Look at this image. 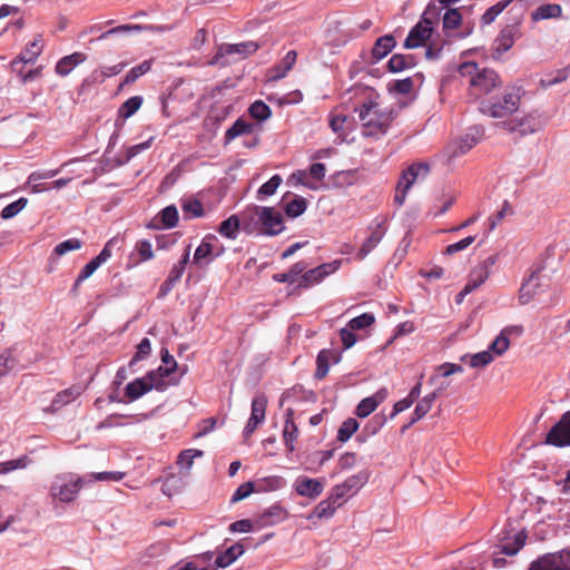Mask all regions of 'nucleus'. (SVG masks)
<instances>
[{
  "mask_svg": "<svg viewBox=\"0 0 570 570\" xmlns=\"http://www.w3.org/2000/svg\"><path fill=\"white\" fill-rule=\"evenodd\" d=\"M331 181L335 188H346L356 181V170H340L332 177Z\"/></svg>",
  "mask_w": 570,
  "mask_h": 570,
  "instance_id": "nucleus-38",
  "label": "nucleus"
},
{
  "mask_svg": "<svg viewBox=\"0 0 570 570\" xmlns=\"http://www.w3.org/2000/svg\"><path fill=\"white\" fill-rule=\"evenodd\" d=\"M255 484L256 492L275 491L283 485V479L281 476L273 475L259 479L255 482Z\"/></svg>",
  "mask_w": 570,
  "mask_h": 570,
  "instance_id": "nucleus-48",
  "label": "nucleus"
},
{
  "mask_svg": "<svg viewBox=\"0 0 570 570\" xmlns=\"http://www.w3.org/2000/svg\"><path fill=\"white\" fill-rule=\"evenodd\" d=\"M342 265V259H335L330 263L321 264L315 268L309 271H304L298 287L299 288H308L314 284L321 283L325 277L335 273Z\"/></svg>",
  "mask_w": 570,
  "mask_h": 570,
  "instance_id": "nucleus-9",
  "label": "nucleus"
},
{
  "mask_svg": "<svg viewBox=\"0 0 570 570\" xmlns=\"http://www.w3.org/2000/svg\"><path fill=\"white\" fill-rule=\"evenodd\" d=\"M28 463L29 459L27 456H21L19 459L0 462V474H6L17 469H24L28 465Z\"/></svg>",
  "mask_w": 570,
  "mask_h": 570,
  "instance_id": "nucleus-59",
  "label": "nucleus"
},
{
  "mask_svg": "<svg viewBox=\"0 0 570 570\" xmlns=\"http://www.w3.org/2000/svg\"><path fill=\"white\" fill-rule=\"evenodd\" d=\"M396 41L393 36L385 35L380 37L372 49V55L375 58V60H381L384 57H386L395 47Z\"/></svg>",
  "mask_w": 570,
  "mask_h": 570,
  "instance_id": "nucleus-30",
  "label": "nucleus"
},
{
  "mask_svg": "<svg viewBox=\"0 0 570 570\" xmlns=\"http://www.w3.org/2000/svg\"><path fill=\"white\" fill-rule=\"evenodd\" d=\"M259 46L255 41H246L240 43H223L218 47L216 55L213 57L210 63H217L220 58L229 55H239L242 58H246L249 55L255 53Z\"/></svg>",
  "mask_w": 570,
  "mask_h": 570,
  "instance_id": "nucleus-12",
  "label": "nucleus"
},
{
  "mask_svg": "<svg viewBox=\"0 0 570 570\" xmlns=\"http://www.w3.org/2000/svg\"><path fill=\"white\" fill-rule=\"evenodd\" d=\"M386 390L381 389L374 395L363 399L356 406L355 414L361 417H367L385 400Z\"/></svg>",
  "mask_w": 570,
  "mask_h": 570,
  "instance_id": "nucleus-18",
  "label": "nucleus"
},
{
  "mask_svg": "<svg viewBox=\"0 0 570 570\" xmlns=\"http://www.w3.org/2000/svg\"><path fill=\"white\" fill-rule=\"evenodd\" d=\"M141 30L140 24H121L115 28H111L105 32H102L99 39H106L114 35H129V33H139Z\"/></svg>",
  "mask_w": 570,
  "mask_h": 570,
  "instance_id": "nucleus-52",
  "label": "nucleus"
},
{
  "mask_svg": "<svg viewBox=\"0 0 570 570\" xmlns=\"http://www.w3.org/2000/svg\"><path fill=\"white\" fill-rule=\"evenodd\" d=\"M348 122V117L346 115H343V114H337V112H334L331 115V119H330V126L332 128V130L336 134H338L340 136H342L344 134V127H345V124Z\"/></svg>",
  "mask_w": 570,
  "mask_h": 570,
  "instance_id": "nucleus-64",
  "label": "nucleus"
},
{
  "mask_svg": "<svg viewBox=\"0 0 570 570\" xmlns=\"http://www.w3.org/2000/svg\"><path fill=\"white\" fill-rule=\"evenodd\" d=\"M285 518V511L279 505H273L259 514L254 523L257 528H266L281 522Z\"/></svg>",
  "mask_w": 570,
  "mask_h": 570,
  "instance_id": "nucleus-23",
  "label": "nucleus"
},
{
  "mask_svg": "<svg viewBox=\"0 0 570 570\" xmlns=\"http://www.w3.org/2000/svg\"><path fill=\"white\" fill-rule=\"evenodd\" d=\"M510 346V341L504 336V334L500 333L497 338L490 344L489 351L497 355H502Z\"/></svg>",
  "mask_w": 570,
  "mask_h": 570,
  "instance_id": "nucleus-63",
  "label": "nucleus"
},
{
  "mask_svg": "<svg viewBox=\"0 0 570 570\" xmlns=\"http://www.w3.org/2000/svg\"><path fill=\"white\" fill-rule=\"evenodd\" d=\"M546 443L557 448L570 446V410L548 432Z\"/></svg>",
  "mask_w": 570,
  "mask_h": 570,
  "instance_id": "nucleus-10",
  "label": "nucleus"
},
{
  "mask_svg": "<svg viewBox=\"0 0 570 570\" xmlns=\"http://www.w3.org/2000/svg\"><path fill=\"white\" fill-rule=\"evenodd\" d=\"M281 183L282 177L279 175H274L269 180L259 187L257 191L258 197H268L274 195Z\"/></svg>",
  "mask_w": 570,
  "mask_h": 570,
  "instance_id": "nucleus-55",
  "label": "nucleus"
},
{
  "mask_svg": "<svg viewBox=\"0 0 570 570\" xmlns=\"http://www.w3.org/2000/svg\"><path fill=\"white\" fill-rule=\"evenodd\" d=\"M441 389H439L438 391H434L428 395H425L422 400H420L414 409V413H413V417L412 420L409 422V424H406L403 430H406L409 426L413 425L415 422H417L419 420H421L422 417H424L429 411L432 409V405L434 403V401L436 400L438 397V393Z\"/></svg>",
  "mask_w": 570,
  "mask_h": 570,
  "instance_id": "nucleus-25",
  "label": "nucleus"
},
{
  "mask_svg": "<svg viewBox=\"0 0 570 570\" xmlns=\"http://www.w3.org/2000/svg\"><path fill=\"white\" fill-rule=\"evenodd\" d=\"M528 570H556L551 553H546L542 557L533 560L530 563Z\"/></svg>",
  "mask_w": 570,
  "mask_h": 570,
  "instance_id": "nucleus-62",
  "label": "nucleus"
},
{
  "mask_svg": "<svg viewBox=\"0 0 570 570\" xmlns=\"http://www.w3.org/2000/svg\"><path fill=\"white\" fill-rule=\"evenodd\" d=\"M289 180L293 181L294 184L296 185H302V186H305L307 187L308 189H317L318 186L316 184H314L309 178H308V174L306 170H295L291 177H289Z\"/></svg>",
  "mask_w": 570,
  "mask_h": 570,
  "instance_id": "nucleus-61",
  "label": "nucleus"
},
{
  "mask_svg": "<svg viewBox=\"0 0 570 570\" xmlns=\"http://www.w3.org/2000/svg\"><path fill=\"white\" fill-rule=\"evenodd\" d=\"M181 210L186 219L198 218L204 216V207L198 199H187L181 204Z\"/></svg>",
  "mask_w": 570,
  "mask_h": 570,
  "instance_id": "nucleus-42",
  "label": "nucleus"
},
{
  "mask_svg": "<svg viewBox=\"0 0 570 570\" xmlns=\"http://www.w3.org/2000/svg\"><path fill=\"white\" fill-rule=\"evenodd\" d=\"M414 66L415 59L412 55L395 53L387 62V68L391 72H400Z\"/></svg>",
  "mask_w": 570,
  "mask_h": 570,
  "instance_id": "nucleus-32",
  "label": "nucleus"
},
{
  "mask_svg": "<svg viewBox=\"0 0 570 570\" xmlns=\"http://www.w3.org/2000/svg\"><path fill=\"white\" fill-rule=\"evenodd\" d=\"M439 14L440 9L434 3H429L422 16V20L410 30L404 41V48L414 49L425 46L433 32V19L438 18Z\"/></svg>",
  "mask_w": 570,
  "mask_h": 570,
  "instance_id": "nucleus-5",
  "label": "nucleus"
},
{
  "mask_svg": "<svg viewBox=\"0 0 570 570\" xmlns=\"http://www.w3.org/2000/svg\"><path fill=\"white\" fill-rule=\"evenodd\" d=\"M209 238L215 237L210 235L205 237L194 253L193 264L200 268L208 266L216 257L220 255V252H214V246L208 240Z\"/></svg>",
  "mask_w": 570,
  "mask_h": 570,
  "instance_id": "nucleus-14",
  "label": "nucleus"
},
{
  "mask_svg": "<svg viewBox=\"0 0 570 570\" xmlns=\"http://www.w3.org/2000/svg\"><path fill=\"white\" fill-rule=\"evenodd\" d=\"M562 14V8L557 3H546L539 6L534 11L531 12V20L538 22L546 19L560 18Z\"/></svg>",
  "mask_w": 570,
  "mask_h": 570,
  "instance_id": "nucleus-29",
  "label": "nucleus"
},
{
  "mask_svg": "<svg viewBox=\"0 0 570 570\" xmlns=\"http://www.w3.org/2000/svg\"><path fill=\"white\" fill-rule=\"evenodd\" d=\"M86 60V55L82 52H73L69 56L61 58L56 65V72L59 76L69 75L75 67Z\"/></svg>",
  "mask_w": 570,
  "mask_h": 570,
  "instance_id": "nucleus-27",
  "label": "nucleus"
},
{
  "mask_svg": "<svg viewBox=\"0 0 570 570\" xmlns=\"http://www.w3.org/2000/svg\"><path fill=\"white\" fill-rule=\"evenodd\" d=\"M42 51L40 39L31 41L26 49L12 61V68L17 70L19 63H32Z\"/></svg>",
  "mask_w": 570,
  "mask_h": 570,
  "instance_id": "nucleus-26",
  "label": "nucleus"
},
{
  "mask_svg": "<svg viewBox=\"0 0 570 570\" xmlns=\"http://www.w3.org/2000/svg\"><path fill=\"white\" fill-rule=\"evenodd\" d=\"M83 484L85 478L72 473L57 474L49 487V495L55 503H72Z\"/></svg>",
  "mask_w": 570,
  "mask_h": 570,
  "instance_id": "nucleus-4",
  "label": "nucleus"
},
{
  "mask_svg": "<svg viewBox=\"0 0 570 570\" xmlns=\"http://www.w3.org/2000/svg\"><path fill=\"white\" fill-rule=\"evenodd\" d=\"M462 23V14L459 9H449L443 16V30L448 36L456 30Z\"/></svg>",
  "mask_w": 570,
  "mask_h": 570,
  "instance_id": "nucleus-39",
  "label": "nucleus"
},
{
  "mask_svg": "<svg viewBox=\"0 0 570 570\" xmlns=\"http://www.w3.org/2000/svg\"><path fill=\"white\" fill-rule=\"evenodd\" d=\"M360 424L356 419L348 417L340 426L337 431V440L340 442H346L357 431Z\"/></svg>",
  "mask_w": 570,
  "mask_h": 570,
  "instance_id": "nucleus-43",
  "label": "nucleus"
},
{
  "mask_svg": "<svg viewBox=\"0 0 570 570\" xmlns=\"http://www.w3.org/2000/svg\"><path fill=\"white\" fill-rule=\"evenodd\" d=\"M285 425L283 430L284 443L289 452L295 450V441L298 436V429L294 422V410L288 407L285 414Z\"/></svg>",
  "mask_w": 570,
  "mask_h": 570,
  "instance_id": "nucleus-22",
  "label": "nucleus"
},
{
  "mask_svg": "<svg viewBox=\"0 0 570 570\" xmlns=\"http://www.w3.org/2000/svg\"><path fill=\"white\" fill-rule=\"evenodd\" d=\"M541 287L540 283V271H534L530 276L521 284L519 289V302L522 305L530 303L534 296L539 293Z\"/></svg>",
  "mask_w": 570,
  "mask_h": 570,
  "instance_id": "nucleus-15",
  "label": "nucleus"
},
{
  "mask_svg": "<svg viewBox=\"0 0 570 570\" xmlns=\"http://www.w3.org/2000/svg\"><path fill=\"white\" fill-rule=\"evenodd\" d=\"M375 322V317L370 313H363L348 322V327L353 331L363 330L371 326Z\"/></svg>",
  "mask_w": 570,
  "mask_h": 570,
  "instance_id": "nucleus-57",
  "label": "nucleus"
},
{
  "mask_svg": "<svg viewBox=\"0 0 570 570\" xmlns=\"http://www.w3.org/2000/svg\"><path fill=\"white\" fill-rule=\"evenodd\" d=\"M253 492H256L255 482H253V481L245 482L236 489V491L232 495V502L235 503V502L242 501V500L246 499L247 497H249Z\"/></svg>",
  "mask_w": 570,
  "mask_h": 570,
  "instance_id": "nucleus-58",
  "label": "nucleus"
},
{
  "mask_svg": "<svg viewBox=\"0 0 570 570\" xmlns=\"http://www.w3.org/2000/svg\"><path fill=\"white\" fill-rule=\"evenodd\" d=\"M520 89L512 88L497 101L484 100L481 102L480 111L491 118H505L514 114L520 106Z\"/></svg>",
  "mask_w": 570,
  "mask_h": 570,
  "instance_id": "nucleus-6",
  "label": "nucleus"
},
{
  "mask_svg": "<svg viewBox=\"0 0 570 570\" xmlns=\"http://www.w3.org/2000/svg\"><path fill=\"white\" fill-rule=\"evenodd\" d=\"M525 540H527V533L524 530H522L514 535L513 543L502 544L501 552L507 556H514L525 544Z\"/></svg>",
  "mask_w": 570,
  "mask_h": 570,
  "instance_id": "nucleus-47",
  "label": "nucleus"
},
{
  "mask_svg": "<svg viewBox=\"0 0 570 570\" xmlns=\"http://www.w3.org/2000/svg\"><path fill=\"white\" fill-rule=\"evenodd\" d=\"M520 36V23L514 22L504 26L492 43V58L500 59L501 56L510 50L515 39Z\"/></svg>",
  "mask_w": 570,
  "mask_h": 570,
  "instance_id": "nucleus-8",
  "label": "nucleus"
},
{
  "mask_svg": "<svg viewBox=\"0 0 570 570\" xmlns=\"http://www.w3.org/2000/svg\"><path fill=\"white\" fill-rule=\"evenodd\" d=\"M295 490L302 497L315 499L323 492L324 485L317 479L302 476L296 480Z\"/></svg>",
  "mask_w": 570,
  "mask_h": 570,
  "instance_id": "nucleus-17",
  "label": "nucleus"
},
{
  "mask_svg": "<svg viewBox=\"0 0 570 570\" xmlns=\"http://www.w3.org/2000/svg\"><path fill=\"white\" fill-rule=\"evenodd\" d=\"M541 128V121L534 116H527L522 118L514 127L510 130L519 134L520 137H524L528 134H533Z\"/></svg>",
  "mask_w": 570,
  "mask_h": 570,
  "instance_id": "nucleus-31",
  "label": "nucleus"
},
{
  "mask_svg": "<svg viewBox=\"0 0 570 570\" xmlns=\"http://www.w3.org/2000/svg\"><path fill=\"white\" fill-rule=\"evenodd\" d=\"M189 252H190V246L187 247V249L184 253V255L180 258V261L177 264H175L173 266V268L170 269L169 275H168L167 278H169L174 283H177L181 278V276H183V274H184V272L186 269V266H187V264L189 262Z\"/></svg>",
  "mask_w": 570,
  "mask_h": 570,
  "instance_id": "nucleus-49",
  "label": "nucleus"
},
{
  "mask_svg": "<svg viewBox=\"0 0 570 570\" xmlns=\"http://www.w3.org/2000/svg\"><path fill=\"white\" fill-rule=\"evenodd\" d=\"M297 59V53L295 50H289L286 56L283 58L281 63L275 68L276 75L273 77L274 79H281L286 76V73L294 67Z\"/></svg>",
  "mask_w": 570,
  "mask_h": 570,
  "instance_id": "nucleus-44",
  "label": "nucleus"
},
{
  "mask_svg": "<svg viewBox=\"0 0 570 570\" xmlns=\"http://www.w3.org/2000/svg\"><path fill=\"white\" fill-rule=\"evenodd\" d=\"M244 553V548L240 543H235L229 547L225 552L219 553L215 563L220 568H226L232 564L236 559Z\"/></svg>",
  "mask_w": 570,
  "mask_h": 570,
  "instance_id": "nucleus-35",
  "label": "nucleus"
},
{
  "mask_svg": "<svg viewBox=\"0 0 570 570\" xmlns=\"http://www.w3.org/2000/svg\"><path fill=\"white\" fill-rule=\"evenodd\" d=\"M307 268L305 262H297L286 273H278L273 275V279L277 283H294L298 276H302L303 272Z\"/></svg>",
  "mask_w": 570,
  "mask_h": 570,
  "instance_id": "nucleus-34",
  "label": "nucleus"
},
{
  "mask_svg": "<svg viewBox=\"0 0 570 570\" xmlns=\"http://www.w3.org/2000/svg\"><path fill=\"white\" fill-rule=\"evenodd\" d=\"M491 272L485 271V268H481L479 265L475 266L469 274V279L460 292V296H466L476 288H479L490 276Z\"/></svg>",
  "mask_w": 570,
  "mask_h": 570,
  "instance_id": "nucleus-24",
  "label": "nucleus"
},
{
  "mask_svg": "<svg viewBox=\"0 0 570 570\" xmlns=\"http://www.w3.org/2000/svg\"><path fill=\"white\" fill-rule=\"evenodd\" d=\"M513 0H502L491 6L485 10V12L481 16L480 22L482 26H489L493 23L497 17L507 9Z\"/></svg>",
  "mask_w": 570,
  "mask_h": 570,
  "instance_id": "nucleus-37",
  "label": "nucleus"
},
{
  "mask_svg": "<svg viewBox=\"0 0 570 570\" xmlns=\"http://www.w3.org/2000/svg\"><path fill=\"white\" fill-rule=\"evenodd\" d=\"M370 473L366 470L347 478L343 483L335 485L333 490L334 499H344L346 495L355 494L364 484L367 483Z\"/></svg>",
  "mask_w": 570,
  "mask_h": 570,
  "instance_id": "nucleus-11",
  "label": "nucleus"
},
{
  "mask_svg": "<svg viewBox=\"0 0 570 570\" xmlns=\"http://www.w3.org/2000/svg\"><path fill=\"white\" fill-rule=\"evenodd\" d=\"M80 394H81L80 387L73 386L70 389H66L56 394L51 404L45 409V412L56 413L57 411L62 409L65 405L75 401Z\"/></svg>",
  "mask_w": 570,
  "mask_h": 570,
  "instance_id": "nucleus-19",
  "label": "nucleus"
},
{
  "mask_svg": "<svg viewBox=\"0 0 570 570\" xmlns=\"http://www.w3.org/2000/svg\"><path fill=\"white\" fill-rule=\"evenodd\" d=\"M161 365L145 375V394L150 390L164 391L167 387L165 377L169 376L177 368V362L165 347L160 351Z\"/></svg>",
  "mask_w": 570,
  "mask_h": 570,
  "instance_id": "nucleus-7",
  "label": "nucleus"
},
{
  "mask_svg": "<svg viewBox=\"0 0 570 570\" xmlns=\"http://www.w3.org/2000/svg\"><path fill=\"white\" fill-rule=\"evenodd\" d=\"M556 570H570V550L551 553Z\"/></svg>",
  "mask_w": 570,
  "mask_h": 570,
  "instance_id": "nucleus-60",
  "label": "nucleus"
},
{
  "mask_svg": "<svg viewBox=\"0 0 570 570\" xmlns=\"http://www.w3.org/2000/svg\"><path fill=\"white\" fill-rule=\"evenodd\" d=\"M28 199L24 197L19 198L18 200L7 205L1 210V218L2 219H10L18 215L27 205Z\"/></svg>",
  "mask_w": 570,
  "mask_h": 570,
  "instance_id": "nucleus-53",
  "label": "nucleus"
},
{
  "mask_svg": "<svg viewBox=\"0 0 570 570\" xmlns=\"http://www.w3.org/2000/svg\"><path fill=\"white\" fill-rule=\"evenodd\" d=\"M149 488L154 492L159 489L167 498H171L179 491L180 480L175 475H170L163 481L159 479L154 480L150 482Z\"/></svg>",
  "mask_w": 570,
  "mask_h": 570,
  "instance_id": "nucleus-28",
  "label": "nucleus"
},
{
  "mask_svg": "<svg viewBox=\"0 0 570 570\" xmlns=\"http://www.w3.org/2000/svg\"><path fill=\"white\" fill-rule=\"evenodd\" d=\"M332 358H334L335 363L340 361V356L332 350L324 348L318 352L316 357V371L314 373L316 380H323L328 374Z\"/></svg>",
  "mask_w": 570,
  "mask_h": 570,
  "instance_id": "nucleus-21",
  "label": "nucleus"
},
{
  "mask_svg": "<svg viewBox=\"0 0 570 570\" xmlns=\"http://www.w3.org/2000/svg\"><path fill=\"white\" fill-rule=\"evenodd\" d=\"M142 104V97L135 96L126 100L118 109V117L122 120L128 119L138 111Z\"/></svg>",
  "mask_w": 570,
  "mask_h": 570,
  "instance_id": "nucleus-40",
  "label": "nucleus"
},
{
  "mask_svg": "<svg viewBox=\"0 0 570 570\" xmlns=\"http://www.w3.org/2000/svg\"><path fill=\"white\" fill-rule=\"evenodd\" d=\"M307 200L304 197H296L285 206V214L291 218H296L305 213Z\"/></svg>",
  "mask_w": 570,
  "mask_h": 570,
  "instance_id": "nucleus-46",
  "label": "nucleus"
},
{
  "mask_svg": "<svg viewBox=\"0 0 570 570\" xmlns=\"http://www.w3.org/2000/svg\"><path fill=\"white\" fill-rule=\"evenodd\" d=\"M160 220L164 227L173 228L178 223V210L175 205L165 207L160 213Z\"/></svg>",
  "mask_w": 570,
  "mask_h": 570,
  "instance_id": "nucleus-51",
  "label": "nucleus"
},
{
  "mask_svg": "<svg viewBox=\"0 0 570 570\" xmlns=\"http://www.w3.org/2000/svg\"><path fill=\"white\" fill-rule=\"evenodd\" d=\"M244 229L250 232L255 225H262L263 234L276 236L284 230L283 216L273 207L253 205L242 213Z\"/></svg>",
  "mask_w": 570,
  "mask_h": 570,
  "instance_id": "nucleus-3",
  "label": "nucleus"
},
{
  "mask_svg": "<svg viewBox=\"0 0 570 570\" xmlns=\"http://www.w3.org/2000/svg\"><path fill=\"white\" fill-rule=\"evenodd\" d=\"M82 246V242L78 238H69L67 240H63L61 243H59L56 247H55V254L58 255V256H62L65 254H67L68 252H71V250H78L80 249Z\"/></svg>",
  "mask_w": 570,
  "mask_h": 570,
  "instance_id": "nucleus-56",
  "label": "nucleus"
},
{
  "mask_svg": "<svg viewBox=\"0 0 570 570\" xmlns=\"http://www.w3.org/2000/svg\"><path fill=\"white\" fill-rule=\"evenodd\" d=\"M348 92L350 99L355 100L354 110L358 112L363 136L381 139L396 118L394 109L384 107L380 94L371 87L356 85Z\"/></svg>",
  "mask_w": 570,
  "mask_h": 570,
  "instance_id": "nucleus-1",
  "label": "nucleus"
},
{
  "mask_svg": "<svg viewBox=\"0 0 570 570\" xmlns=\"http://www.w3.org/2000/svg\"><path fill=\"white\" fill-rule=\"evenodd\" d=\"M253 129L254 125L240 117L227 129L225 138L227 141H230L243 134L250 132Z\"/></svg>",
  "mask_w": 570,
  "mask_h": 570,
  "instance_id": "nucleus-41",
  "label": "nucleus"
},
{
  "mask_svg": "<svg viewBox=\"0 0 570 570\" xmlns=\"http://www.w3.org/2000/svg\"><path fill=\"white\" fill-rule=\"evenodd\" d=\"M568 76L569 75L567 69L557 70L554 73H550L541 78L540 86L541 88L547 89L559 82L564 81L568 78Z\"/></svg>",
  "mask_w": 570,
  "mask_h": 570,
  "instance_id": "nucleus-54",
  "label": "nucleus"
},
{
  "mask_svg": "<svg viewBox=\"0 0 570 570\" xmlns=\"http://www.w3.org/2000/svg\"><path fill=\"white\" fill-rule=\"evenodd\" d=\"M341 499H334L333 498V491L331 492V495L326 499L321 501L313 510V515L323 519L328 518L333 515L335 510L340 507Z\"/></svg>",
  "mask_w": 570,
  "mask_h": 570,
  "instance_id": "nucleus-33",
  "label": "nucleus"
},
{
  "mask_svg": "<svg viewBox=\"0 0 570 570\" xmlns=\"http://www.w3.org/2000/svg\"><path fill=\"white\" fill-rule=\"evenodd\" d=\"M459 73L469 78L470 95L481 98L502 87L499 73L490 68H479L478 63L468 61L459 67Z\"/></svg>",
  "mask_w": 570,
  "mask_h": 570,
  "instance_id": "nucleus-2",
  "label": "nucleus"
},
{
  "mask_svg": "<svg viewBox=\"0 0 570 570\" xmlns=\"http://www.w3.org/2000/svg\"><path fill=\"white\" fill-rule=\"evenodd\" d=\"M385 235V229L382 223H377L376 226L372 229L371 235L364 240L358 253L357 258L360 261L364 259L383 239Z\"/></svg>",
  "mask_w": 570,
  "mask_h": 570,
  "instance_id": "nucleus-20",
  "label": "nucleus"
},
{
  "mask_svg": "<svg viewBox=\"0 0 570 570\" xmlns=\"http://www.w3.org/2000/svg\"><path fill=\"white\" fill-rule=\"evenodd\" d=\"M17 365V360L12 355V350L8 348L0 354V379L9 374Z\"/></svg>",
  "mask_w": 570,
  "mask_h": 570,
  "instance_id": "nucleus-50",
  "label": "nucleus"
},
{
  "mask_svg": "<svg viewBox=\"0 0 570 570\" xmlns=\"http://www.w3.org/2000/svg\"><path fill=\"white\" fill-rule=\"evenodd\" d=\"M430 173V166L426 163H415L409 166L399 181H403L405 189H410L419 179H424Z\"/></svg>",
  "mask_w": 570,
  "mask_h": 570,
  "instance_id": "nucleus-16",
  "label": "nucleus"
},
{
  "mask_svg": "<svg viewBox=\"0 0 570 570\" xmlns=\"http://www.w3.org/2000/svg\"><path fill=\"white\" fill-rule=\"evenodd\" d=\"M248 114L253 119L257 121H263L271 117L272 111L269 106L266 105L264 101L256 100L249 106Z\"/></svg>",
  "mask_w": 570,
  "mask_h": 570,
  "instance_id": "nucleus-45",
  "label": "nucleus"
},
{
  "mask_svg": "<svg viewBox=\"0 0 570 570\" xmlns=\"http://www.w3.org/2000/svg\"><path fill=\"white\" fill-rule=\"evenodd\" d=\"M242 223V215H232L227 219L220 223L218 233L226 238L235 239Z\"/></svg>",
  "mask_w": 570,
  "mask_h": 570,
  "instance_id": "nucleus-36",
  "label": "nucleus"
},
{
  "mask_svg": "<svg viewBox=\"0 0 570 570\" xmlns=\"http://www.w3.org/2000/svg\"><path fill=\"white\" fill-rule=\"evenodd\" d=\"M142 395V377H138L132 382L128 383L124 391L115 389L109 394L111 402H132Z\"/></svg>",
  "mask_w": 570,
  "mask_h": 570,
  "instance_id": "nucleus-13",
  "label": "nucleus"
}]
</instances>
